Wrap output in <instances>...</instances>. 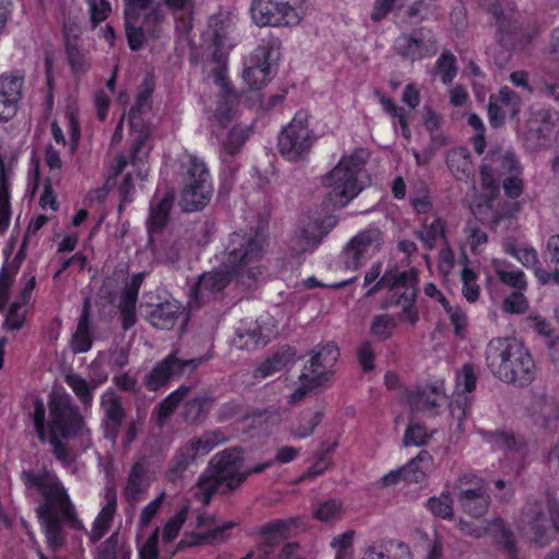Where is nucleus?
<instances>
[{
  "mask_svg": "<svg viewBox=\"0 0 559 559\" xmlns=\"http://www.w3.org/2000/svg\"><path fill=\"white\" fill-rule=\"evenodd\" d=\"M460 508L473 518L484 516L490 507L491 498L487 490L463 491V495H456Z\"/></svg>",
  "mask_w": 559,
  "mask_h": 559,
  "instance_id": "22",
  "label": "nucleus"
},
{
  "mask_svg": "<svg viewBox=\"0 0 559 559\" xmlns=\"http://www.w3.org/2000/svg\"><path fill=\"white\" fill-rule=\"evenodd\" d=\"M382 233L379 228L371 227L360 231L349 242L364 255L369 250H378L382 245Z\"/></svg>",
  "mask_w": 559,
  "mask_h": 559,
  "instance_id": "38",
  "label": "nucleus"
},
{
  "mask_svg": "<svg viewBox=\"0 0 559 559\" xmlns=\"http://www.w3.org/2000/svg\"><path fill=\"white\" fill-rule=\"evenodd\" d=\"M243 449L240 447L228 448L216 453L210 461L206 472L202 474L197 483L199 489L195 497L209 504L212 497L224 485L222 493L234 491L239 488L249 477V473L241 472Z\"/></svg>",
  "mask_w": 559,
  "mask_h": 559,
  "instance_id": "4",
  "label": "nucleus"
},
{
  "mask_svg": "<svg viewBox=\"0 0 559 559\" xmlns=\"http://www.w3.org/2000/svg\"><path fill=\"white\" fill-rule=\"evenodd\" d=\"M547 511L539 500H528L521 511V523L533 534V542L540 547L549 543L548 532L551 526L559 532V503L554 498L547 499Z\"/></svg>",
  "mask_w": 559,
  "mask_h": 559,
  "instance_id": "9",
  "label": "nucleus"
},
{
  "mask_svg": "<svg viewBox=\"0 0 559 559\" xmlns=\"http://www.w3.org/2000/svg\"><path fill=\"white\" fill-rule=\"evenodd\" d=\"M499 102L504 106L511 118H515L520 111V96L509 87H502L498 95Z\"/></svg>",
  "mask_w": 559,
  "mask_h": 559,
  "instance_id": "57",
  "label": "nucleus"
},
{
  "mask_svg": "<svg viewBox=\"0 0 559 559\" xmlns=\"http://www.w3.org/2000/svg\"><path fill=\"white\" fill-rule=\"evenodd\" d=\"M328 233L329 230L324 229L322 223L308 224L302 230V250L306 251L318 246Z\"/></svg>",
  "mask_w": 559,
  "mask_h": 559,
  "instance_id": "48",
  "label": "nucleus"
},
{
  "mask_svg": "<svg viewBox=\"0 0 559 559\" xmlns=\"http://www.w3.org/2000/svg\"><path fill=\"white\" fill-rule=\"evenodd\" d=\"M497 274L502 283L518 290H523L526 288V281L524 278V273L522 271L497 270Z\"/></svg>",
  "mask_w": 559,
  "mask_h": 559,
  "instance_id": "61",
  "label": "nucleus"
},
{
  "mask_svg": "<svg viewBox=\"0 0 559 559\" xmlns=\"http://www.w3.org/2000/svg\"><path fill=\"white\" fill-rule=\"evenodd\" d=\"M301 523L300 518H288L285 520H276L263 525L260 530L262 537V546L267 554L274 547L292 535L293 528H297Z\"/></svg>",
  "mask_w": 559,
  "mask_h": 559,
  "instance_id": "19",
  "label": "nucleus"
},
{
  "mask_svg": "<svg viewBox=\"0 0 559 559\" xmlns=\"http://www.w3.org/2000/svg\"><path fill=\"white\" fill-rule=\"evenodd\" d=\"M463 282L462 294L468 302H475L479 298V286L476 284V273L464 267L461 272Z\"/></svg>",
  "mask_w": 559,
  "mask_h": 559,
  "instance_id": "51",
  "label": "nucleus"
},
{
  "mask_svg": "<svg viewBox=\"0 0 559 559\" xmlns=\"http://www.w3.org/2000/svg\"><path fill=\"white\" fill-rule=\"evenodd\" d=\"M395 52L404 60L415 62L437 53V40L428 32L416 29L400 35L394 41Z\"/></svg>",
  "mask_w": 559,
  "mask_h": 559,
  "instance_id": "14",
  "label": "nucleus"
},
{
  "mask_svg": "<svg viewBox=\"0 0 559 559\" xmlns=\"http://www.w3.org/2000/svg\"><path fill=\"white\" fill-rule=\"evenodd\" d=\"M228 440L226 435L221 430H212L205 431L197 439H192L187 442V445H192L194 448V455L197 456L198 452L209 453L212 449L217 447L221 443H224Z\"/></svg>",
  "mask_w": 559,
  "mask_h": 559,
  "instance_id": "40",
  "label": "nucleus"
},
{
  "mask_svg": "<svg viewBox=\"0 0 559 559\" xmlns=\"http://www.w3.org/2000/svg\"><path fill=\"white\" fill-rule=\"evenodd\" d=\"M250 133V127L237 124L230 129V131L227 133L226 139H218L223 152V163L226 164L227 157L236 155L241 150V147L248 140Z\"/></svg>",
  "mask_w": 559,
  "mask_h": 559,
  "instance_id": "30",
  "label": "nucleus"
},
{
  "mask_svg": "<svg viewBox=\"0 0 559 559\" xmlns=\"http://www.w3.org/2000/svg\"><path fill=\"white\" fill-rule=\"evenodd\" d=\"M43 468L38 473L33 469H23L21 480L27 489H37L44 500L36 508V514L44 530L47 544L52 551H58L66 543L63 526L68 523L73 530L80 531L84 526L78 519L66 489L60 481Z\"/></svg>",
  "mask_w": 559,
  "mask_h": 559,
  "instance_id": "2",
  "label": "nucleus"
},
{
  "mask_svg": "<svg viewBox=\"0 0 559 559\" xmlns=\"http://www.w3.org/2000/svg\"><path fill=\"white\" fill-rule=\"evenodd\" d=\"M295 354V349L290 346L281 347L257 367L253 373L254 378H266L284 369L294 359Z\"/></svg>",
  "mask_w": 559,
  "mask_h": 559,
  "instance_id": "28",
  "label": "nucleus"
},
{
  "mask_svg": "<svg viewBox=\"0 0 559 559\" xmlns=\"http://www.w3.org/2000/svg\"><path fill=\"white\" fill-rule=\"evenodd\" d=\"M23 79L20 76H0V93L20 102L22 97Z\"/></svg>",
  "mask_w": 559,
  "mask_h": 559,
  "instance_id": "56",
  "label": "nucleus"
},
{
  "mask_svg": "<svg viewBox=\"0 0 559 559\" xmlns=\"http://www.w3.org/2000/svg\"><path fill=\"white\" fill-rule=\"evenodd\" d=\"M484 438L496 449H512L515 445V438L512 432L502 430L484 432Z\"/></svg>",
  "mask_w": 559,
  "mask_h": 559,
  "instance_id": "55",
  "label": "nucleus"
},
{
  "mask_svg": "<svg viewBox=\"0 0 559 559\" xmlns=\"http://www.w3.org/2000/svg\"><path fill=\"white\" fill-rule=\"evenodd\" d=\"M477 4L491 15L498 44L510 51L516 40L520 31V23L516 12L509 0H476Z\"/></svg>",
  "mask_w": 559,
  "mask_h": 559,
  "instance_id": "12",
  "label": "nucleus"
},
{
  "mask_svg": "<svg viewBox=\"0 0 559 559\" xmlns=\"http://www.w3.org/2000/svg\"><path fill=\"white\" fill-rule=\"evenodd\" d=\"M227 19L222 14H214L207 21L204 35L212 40L216 48H222L227 34Z\"/></svg>",
  "mask_w": 559,
  "mask_h": 559,
  "instance_id": "41",
  "label": "nucleus"
},
{
  "mask_svg": "<svg viewBox=\"0 0 559 559\" xmlns=\"http://www.w3.org/2000/svg\"><path fill=\"white\" fill-rule=\"evenodd\" d=\"M369 152L357 148L349 156H344L337 165L322 178L324 187L330 188L323 200L325 209L346 206L362 189L359 176L364 171Z\"/></svg>",
  "mask_w": 559,
  "mask_h": 559,
  "instance_id": "5",
  "label": "nucleus"
},
{
  "mask_svg": "<svg viewBox=\"0 0 559 559\" xmlns=\"http://www.w3.org/2000/svg\"><path fill=\"white\" fill-rule=\"evenodd\" d=\"M362 257L364 254L358 252L357 248L354 245L352 246L350 242L345 246L341 255L345 269L353 271L360 267Z\"/></svg>",
  "mask_w": 559,
  "mask_h": 559,
  "instance_id": "63",
  "label": "nucleus"
},
{
  "mask_svg": "<svg viewBox=\"0 0 559 559\" xmlns=\"http://www.w3.org/2000/svg\"><path fill=\"white\" fill-rule=\"evenodd\" d=\"M394 286H401L404 292L399 296L395 302H404V313L409 314L411 323H415L418 319L415 310V301L417 296L418 271L409 269L404 272L393 273Z\"/></svg>",
  "mask_w": 559,
  "mask_h": 559,
  "instance_id": "18",
  "label": "nucleus"
},
{
  "mask_svg": "<svg viewBox=\"0 0 559 559\" xmlns=\"http://www.w3.org/2000/svg\"><path fill=\"white\" fill-rule=\"evenodd\" d=\"M188 510L189 507L185 506L166 522L163 532V538L165 542H171L178 536L182 524L186 522Z\"/></svg>",
  "mask_w": 559,
  "mask_h": 559,
  "instance_id": "50",
  "label": "nucleus"
},
{
  "mask_svg": "<svg viewBox=\"0 0 559 559\" xmlns=\"http://www.w3.org/2000/svg\"><path fill=\"white\" fill-rule=\"evenodd\" d=\"M23 304L14 301L5 316L3 328L9 331H16L22 329L24 324V313H20Z\"/></svg>",
  "mask_w": 559,
  "mask_h": 559,
  "instance_id": "59",
  "label": "nucleus"
},
{
  "mask_svg": "<svg viewBox=\"0 0 559 559\" xmlns=\"http://www.w3.org/2000/svg\"><path fill=\"white\" fill-rule=\"evenodd\" d=\"M236 522L228 521L224 523L222 526L214 527L212 530L206 531L205 533L194 534L198 539V544H216L223 542L226 538V532L234 528L236 526Z\"/></svg>",
  "mask_w": 559,
  "mask_h": 559,
  "instance_id": "49",
  "label": "nucleus"
},
{
  "mask_svg": "<svg viewBox=\"0 0 559 559\" xmlns=\"http://www.w3.org/2000/svg\"><path fill=\"white\" fill-rule=\"evenodd\" d=\"M427 389L417 386L414 391L408 392L406 397L411 407L412 416L425 409H432L440 404L437 397H431Z\"/></svg>",
  "mask_w": 559,
  "mask_h": 559,
  "instance_id": "39",
  "label": "nucleus"
},
{
  "mask_svg": "<svg viewBox=\"0 0 559 559\" xmlns=\"http://www.w3.org/2000/svg\"><path fill=\"white\" fill-rule=\"evenodd\" d=\"M179 350H173L167 357L156 364L146 374L144 384L150 391H157L174 378L189 374L207 360V357L183 359L178 357Z\"/></svg>",
  "mask_w": 559,
  "mask_h": 559,
  "instance_id": "13",
  "label": "nucleus"
},
{
  "mask_svg": "<svg viewBox=\"0 0 559 559\" xmlns=\"http://www.w3.org/2000/svg\"><path fill=\"white\" fill-rule=\"evenodd\" d=\"M431 455L428 451L421 450L406 465L402 466L404 480L408 483H421L426 477V468L431 463Z\"/></svg>",
  "mask_w": 559,
  "mask_h": 559,
  "instance_id": "34",
  "label": "nucleus"
},
{
  "mask_svg": "<svg viewBox=\"0 0 559 559\" xmlns=\"http://www.w3.org/2000/svg\"><path fill=\"white\" fill-rule=\"evenodd\" d=\"M519 173L520 164L515 154L500 145H493L484 157L479 169L481 188L489 191L490 198L495 199L500 190L497 179Z\"/></svg>",
  "mask_w": 559,
  "mask_h": 559,
  "instance_id": "10",
  "label": "nucleus"
},
{
  "mask_svg": "<svg viewBox=\"0 0 559 559\" xmlns=\"http://www.w3.org/2000/svg\"><path fill=\"white\" fill-rule=\"evenodd\" d=\"M456 495H463V491H480L487 490V483L481 477L472 474L464 473L457 477L453 486Z\"/></svg>",
  "mask_w": 559,
  "mask_h": 559,
  "instance_id": "47",
  "label": "nucleus"
},
{
  "mask_svg": "<svg viewBox=\"0 0 559 559\" xmlns=\"http://www.w3.org/2000/svg\"><path fill=\"white\" fill-rule=\"evenodd\" d=\"M306 114L297 112L293 121L285 127L278 136V150L289 162L305 159L314 143L316 136L309 129Z\"/></svg>",
  "mask_w": 559,
  "mask_h": 559,
  "instance_id": "11",
  "label": "nucleus"
},
{
  "mask_svg": "<svg viewBox=\"0 0 559 559\" xmlns=\"http://www.w3.org/2000/svg\"><path fill=\"white\" fill-rule=\"evenodd\" d=\"M265 242L266 227L263 225L243 233H233L225 248L222 266L199 276L191 288V298L197 304L204 302L222 293L237 276L241 277L242 284L250 286L255 281V272L253 269L241 272V269L258 262L263 257Z\"/></svg>",
  "mask_w": 559,
  "mask_h": 559,
  "instance_id": "1",
  "label": "nucleus"
},
{
  "mask_svg": "<svg viewBox=\"0 0 559 559\" xmlns=\"http://www.w3.org/2000/svg\"><path fill=\"white\" fill-rule=\"evenodd\" d=\"M343 503L336 499H329L318 504L313 511V516L322 522H328L335 519L341 510Z\"/></svg>",
  "mask_w": 559,
  "mask_h": 559,
  "instance_id": "52",
  "label": "nucleus"
},
{
  "mask_svg": "<svg viewBox=\"0 0 559 559\" xmlns=\"http://www.w3.org/2000/svg\"><path fill=\"white\" fill-rule=\"evenodd\" d=\"M429 438L430 436L427 433L425 427L417 423H414L407 426L403 437V444L405 447H420L427 443Z\"/></svg>",
  "mask_w": 559,
  "mask_h": 559,
  "instance_id": "54",
  "label": "nucleus"
},
{
  "mask_svg": "<svg viewBox=\"0 0 559 559\" xmlns=\"http://www.w3.org/2000/svg\"><path fill=\"white\" fill-rule=\"evenodd\" d=\"M543 258L548 269L537 266L535 276L542 285L550 283L559 285V235L548 238Z\"/></svg>",
  "mask_w": 559,
  "mask_h": 559,
  "instance_id": "20",
  "label": "nucleus"
},
{
  "mask_svg": "<svg viewBox=\"0 0 559 559\" xmlns=\"http://www.w3.org/2000/svg\"><path fill=\"white\" fill-rule=\"evenodd\" d=\"M447 165L456 180H467L474 174L472 156L466 147H456L449 152Z\"/></svg>",
  "mask_w": 559,
  "mask_h": 559,
  "instance_id": "26",
  "label": "nucleus"
},
{
  "mask_svg": "<svg viewBox=\"0 0 559 559\" xmlns=\"http://www.w3.org/2000/svg\"><path fill=\"white\" fill-rule=\"evenodd\" d=\"M338 357L340 350L334 343H328L313 349L309 366H305L304 369L311 376L310 383L323 384L330 381L334 373L332 368Z\"/></svg>",
  "mask_w": 559,
  "mask_h": 559,
  "instance_id": "16",
  "label": "nucleus"
},
{
  "mask_svg": "<svg viewBox=\"0 0 559 559\" xmlns=\"http://www.w3.org/2000/svg\"><path fill=\"white\" fill-rule=\"evenodd\" d=\"M527 308V299L521 290L513 292L502 304L503 311L508 313H524Z\"/></svg>",
  "mask_w": 559,
  "mask_h": 559,
  "instance_id": "58",
  "label": "nucleus"
},
{
  "mask_svg": "<svg viewBox=\"0 0 559 559\" xmlns=\"http://www.w3.org/2000/svg\"><path fill=\"white\" fill-rule=\"evenodd\" d=\"M265 342L262 338L261 331L259 329L253 330H237L236 336L233 340V345L239 349L252 350L258 348L260 345H264Z\"/></svg>",
  "mask_w": 559,
  "mask_h": 559,
  "instance_id": "45",
  "label": "nucleus"
},
{
  "mask_svg": "<svg viewBox=\"0 0 559 559\" xmlns=\"http://www.w3.org/2000/svg\"><path fill=\"white\" fill-rule=\"evenodd\" d=\"M209 177L205 164L195 156H191L179 201L183 212L200 211L209 204L212 197Z\"/></svg>",
  "mask_w": 559,
  "mask_h": 559,
  "instance_id": "7",
  "label": "nucleus"
},
{
  "mask_svg": "<svg viewBox=\"0 0 559 559\" xmlns=\"http://www.w3.org/2000/svg\"><path fill=\"white\" fill-rule=\"evenodd\" d=\"M186 243V239L181 236L170 233L153 246L154 257L162 263L174 264L179 261Z\"/></svg>",
  "mask_w": 559,
  "mask_h": 559,
  "instance_id": "21",
  "label": "nucleus"
},
{
  "mask_svg": "<svg viewBox=\"0 0 559 559\" xmlns=\"http://www.w3.org/2000/svg\"><path fill=\"white\" fill-rule=\"evenodd\" d=\"M435 72L441 75L443 84H450L456 75V58L450 51L441 53L435 66Z\"/></svg>",
  "mask_w": 559,
  "mask_h": 559,
  "instance_id": "44",
  "label": "nucleus"
},
{
  "mask_svg": "<svg viewBox=\"0 0 559 559\" xmlns=\"http://www.w3.org/2000/svg\"><path fill=\"white\" fill-rule=\"evenodd\" d=\"M453 500L449 491H444L440 497H432L427 501L428 509L437 516L442 519L453 518Z\"/></svg>",
  "mask_w": 559,
  "mask_h": 559,
  "instance_id": "46",
  "label": "nucleus"
},
{
  "mask_svg": "<svg viewBox=\"0 0 559 559\" xmlns=\"http://www.w3.org/2000/svg\"><path fill=\"white\" fill-rule=\"evenodd\" d=\"M214 400L209 395L195 396L183 405L181 416L188 424L202 423L212 407Z\"/></svg>",
  "mask_w": 559,
  "mask_h": 559,
  "instance_id": "32",
  "label": "nucleus"
},
{
  "mask_svg": "<svg viewBox=\"0 0 559 559\" xmlns=\"http://www.w3.org/2000/svg\"><path fill=\"white\" fill-rule=\"evenodd\" d=\"M305 0H252L250 12L255 25L292 26L301 20Z\"/></svg>",
  "mask_w": 559,
  "mask_h": 559,
  "instance_id": "8",
  "label": "nucleus"
},
{
  "mask_svg": "<svg viewBox=\"0 0 559 559\" xmlns=\"http://www.w3.org/2000/svg\"><path fill=\"white\" fill-rule=\"evenodd\" d=\"M486 364L504 383L525 386L535 377V364L527 348L515 338H493L486 347Z\"/></svg>",
  "mask_w": 559,
  "mask_h": 559,
  "instance_id": "3",
  "label": "nucleus"
},
{
  "mask_svg": "<svg viewBox=\"0 0 559 559\" xmlns=\"http://www.w3.org/2000/svg\"><path fill=\"white\" fill-rule=\"evenodd\" d=\"M49 431L62 439L75 438L84 427V417L68 393L52 391L49 395Z\"/></svg>",
  "mask_w": 559,
  "mask_h": 559,
  "instance_id": "6",
  "label": "nucleus"
},
{
  "mask_svg": "<svg viewBox=\"0 0 559 559\" xmlns=\"http://www.w3.org/2000/svg\"><path fill=\"white\" fill-rule=\"evenodd\" d=\"M519 174L508 175L502 182L506 195L510 199H518L524 189L523 180L519 178Z\"/></svg>",
  "mask_w": 559,
  "mask_h": 559,
  "instance_id": "64",
  "label": "nucleus"
},
{
  "mask_svg": "<svg viewBox=\"0 0 559 559\" xmlns=\"http://www.w3.org/2000/svg\"><path fill=\"white\" fill-rule=\"evenodd\" d=\"M99 405L103 411L102 429L104 438L115 443L127 417L121 396L115 390L108 389L100 395Z\"/></svg>",
  "mask_w": 559,
  "mask_h": 559,
  "instance_id": "15",
  "label": "nucleus"
},
{
  "mask_svg": "<svg viewBox=\"0 0 559 559\" xmlns=\"http://www.w3.org/2000/svg\"><path fill=\"white\" fill-rule=\"evenodd\" d=\"M171 204V200L164 198L155 207L151 209L150 217L147 219L150 242H153L152 235L162 231L167 225Z\"/></svg>",
  "mask_w": 559,
  "mask_h": 559,
  "instance_id": "35",
  "label": "nucleus"
},
{
  "mask_svg": "<svg viewBox=\"0 0 559 559\" xmlns=\"http://www.w3.org/2000/svg\"><path fill=\"white\" fill-rule=\"evenodd\" d=\"M67 61L69 63L71 73L74 76H81L85 74L91 68V60L85 51L79 49L78 44L67 43L64 47Z\"/></svg>",
  "mask_w": 559,
  "mask_h": 559,
  "instance_id": "37",
  "label": "nucleus"
},
{
  "mask_svg": "<svg viewBox=\"0 0 559 559\" xmlns=\"http://www.w3.org/2000/svg\"><path fill=\"white\" fill-rule=\"evenodd\" d=\"M178 404L179 402H177V400H175L170 394L158 403L155 408L156 425L158 427H163L166 424L167 419L174 413Z\"/></svg>",
  "mask_w": 559,
  "mask_h": 559,
  "instance_id": "60",
  "label": "nucleus"
},
{
  "mask_svg": "<svg viewBox=\"0 0 559 559\" xmlns=\"http://www.w3.org/2000/svg\"><path fill=\"white\" fill-rule=\"evenodd\" d=\"M115 507L116 498L114 496L112 500H108L107 506L99 512V514L97 515L93 523L92 531L88 534L90 542L92 544H95L98 540H100L109 530L115 512Z\"/></svg>",
  "mask_w": 559,
  "mask_h": 559,
  "instance_id": "36",
  "label": "nucleus"
},
{
  "mask_svg": "<svg viewBox=\"0 0 559 559\" xmlns=\"http://www.w3.org/2000/svg\"><path fill=\"white\" fill-rule=\"evenodd\" d=\"M238 96L236 94L230 96H222V99L219 100L211 120V132L217 139L221 138V132L234 120Z\"/></svg>",
  "mask_w": 559,
  "mask_h": 559,
  "instance_id": "25",
  "label": "nucleus"
},
{
  "mask_svg": "<svg viewBox=\"0 0 559 559\" xmlns=\"http://www.w3.org/2000/svg\"><path fill=\"white\" fill-rule=\"evenodd\" d=\"M507 251L516 255L519 261L526 267H533L535 271L537 266H542L537 259V252L533 248L516 250L513 246H510Z\"/></svg>",
  "mask_w": 559,
  "mask_h": 559,
  "instance_id": "62",
  "label": "nucleus"
},
{
  "mask_svg": "<svg viewBox=\"0 0 559 559\" xmlns=\"http://www.w3.org/2000/svg\"><path fill=\"white\" fill-rule=\"evenodd\" d=\"M91 305L88 299L84 300L76 331L72 337V350L74 353H86L92 347V334L90 329Z\"/></svg>",
  "mask_w": 559,
  "mask_h": 559,
  "instance_id": "27",
  "label": "nucleus"
},
{
  "mask_svg": "<svg viewBox=\"0 0 559 559\" xmlns=\"http://www.w3.org/2000/svg\"><path fill=\"white\" fill-rule=\"evenodd\" d=\"M118 547L119 533L115 532L97 546L94 559H130L129 552L119 554Z\"/></svg>",
  "mask_w": 559,
  "mask_h": 559,
  "instance_id": "43",
  "label": "nucleus"
},
{
  "mask_svg": "<svg viewBox=\"0 0 559 559\" xmlns=\"http://www.w3.org/2000/svg\"><path fill=\"white\" fill-rule=\"evenodd\" d=\"M150 479L147 468L143 463L136 462L132 465L123 490L124 498L128 502H135L147 490Z\"/></svg>",
  "mask_w": 559,
  "mask_h": 559,
  "instance_id": "24",
  "label": "nucleus"
},
{
  "mask_svg": "<svg viewBox=\"0 0 559 559\" xmlns=\"http://www.w3.org/2000/svg\"><path fill=\"white\" fill-rule=\"evenodd\" d=\"M272 48L271 41L259 45L251 57V66L245 69L243 80L251 90H260L271 80L269 60Z\"/></svg>",
  "mask_w": 559,
  "mask_h": 559,
  "instance_id": "17",
  "label": "nucleus"
},
{
  "mask_svg": "<svg viewBox=\"0 0 559 559\" xmlns=\"http://www.w3.org/2000/svg\"><path fill=\"white\" fill-rule=\"evenodd\" d=\"M163 20L164 13L160 9V4L152 8L143 15V23L145 24V31L148 38L156 39L159 37V24Z\"/></svg>",
  "mask_w": 559,
  "mask_h": 559,
  "instance_id": "53",
  "label": "nucleus"
},
{
  "mask_svg": "<svg viewBox=\"0 0 559 559\" xmlns=\"http://www.w3.org/2000/svg\"><path fill=\"white\" fill-rule=\"evenodd\" d=\"M106 380L107 376H105L103 379H92L90 381L75 372H70L64 376L66 383L72 389L73 393L84 408H87L92 405L94 391L102 382Z\"/></svg>",
  "mask_w": 559,
  "mask_h": 559,
  "instance_id": "23",
  "label": "nucleus"
},
{
  "mask_svg": "<svg viewBox=\"0 0 559 559\" xmlns=\"http://www.w3.org/2000/svg\"><path fill=\"white\" fill-rule=\"evenodd\" d=\"M194 448L183 444L176 452L173 463L167 471L166 477L168 481L176 483L181 478L188 466L195 460Z\"/></svg>",
  "mask_w": 559,
  "mask_h": 559,
  "instance_id": "33",
  "label": "nucleus"
},
{
  "mask_svg": "<svg viewBox=\"0 0 559 559\" xmlns=\"http://www.w3.org/2000/svg\"><path fill=\"white\" fill-rule=\"evenodd\" d=\"M180 313V306L176 302H162L156 305L148 314L151 324L160 330H170Z\"/></svg>",
  "mask_w": 559,
  "mask_h": 559,
  "instance_id": "29",
  "label": "nucleus"
},
{
  "mask_svg": "<svg viewBox=\"0 0 559 559\" xmlns=\"http://www.w3.org/2000/svg\"><path fill=\"white\" fill-rule=\"evenodd\" d=\"M488 532L495 538L496 543L503 551L514 558L516 555V545L513 532L506 526L503 519L495 518L488 524Z\"/></svg>",
  "mask_w": 559,
  "mask_h": 559,
  "instance_id": "31",
  "label": "nucleus"
},
{
  "mask_svg": "<svg viewBox=\"0 0 559 559\" xmlns=\"http://www.w3.org/2000/svg\"><path fill=\"white\" fill-rule=\"evenodd\" d=\"M139 20L141 17L124 16V31L129 48L132 51H139L143 48L145 40L148 38L141 29Z\"/></svg>",
  "mask_w": 559,
  "mask_h": 559,
  "instance_id": "42",
  "label": "nucleus"
}]
</instances>
